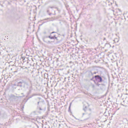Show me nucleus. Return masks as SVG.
<instances>
[{"label":"nucleus","instance_id":"nucleus-3","mask_svg":"<svg viewBox=\"0 0 128 128\" xmlns=\"http://www.w3.org/2000/svg\"><path fill=\"white\" fill-rule=\"evenodd\" d=\"M96 72H94V74H96Z\"/></svg>","mask_w":128,"mask_h":128},{"label":"nucleus","instance_id":"nucleus-2","mask_svg":"<svg viewBox=\"0 0 128 128\" xmlns=\"http://www.w3.org/2000/svg\"><path fill=\"white\" fill-rule=\"evenodd\" d=\"M54 33V32H52L51 33V34L50 35V36H49V38L50 39H54V38H56V39L57 38L56 36V35L54 34V35H52V34Z\"/></svg>","mask_w":128,"mask_h":128},{"label":"nucleus","instance_id":"nucleus-1","mask_svg":"<svg viewBox=\"0 0 128 128\" xmlns=\"http://www.w3.org/2000/svg\"><path fill=\"white\" fill-rule=\"evenodd\" d=\"M95 80H96L100 82L102 81V79L98 75L95 76H94Z\"/></svg>","mask_w":128,"mask_h":128}]
</instances>
